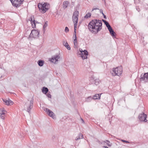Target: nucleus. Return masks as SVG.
<instances>
[{
    "label": "nucleus",
    "instance_id": "f257e3e1",
    "mask_svg": "<svg viewBox=\"0 0 148 148\" xmlns=\"http://www.w3.org/2000/svg\"><path fill=\"white\" fill-rule=\"evenodd\" d=\"M102 22L101 20L95 19L90 21L88 25L89 30L92 33L95 34L102 29Z\"/></svg>",
    "mask_w": 148,
    "mask_h": 148
},
{
    "label": "nucleus",
    "instance_id": "f03ea898",
    "mask_svg": "<svg viewBox=\"0 0 148 148\" xmlns=\"http://www.w3.org/2000/svg\"><path fill=\"white\" fill-rule=\"evenodd\" d=\"M38 7L40 12L42 13H45L49 10V4L47 3L43 4L39 3Z\"/></svg>",
    "mask_w": 148,
    "mask_h": 148
},
{
    "label": "nucleus",
    "instance_id": "7ed1b4c3",
    "mask_svg": "<svg viewBox=\"0 0 148 148\" xmlns=\"http://www.w3.org/2000/svg\"><path fill=\"white\" fill-rule=\"evenodd\" d=\"M122 67L120 66L116 68H113L112 71H110V72L113 76H120L122 73Z\"/></svg>",
    "mask_w": 148,
    "mask_h": 148
},
{
    "label": "nucleus",
    "instance_id": "20e7f679",
    "mask_svg": "<svg viewBox=\"0 0 148 148\" xmlns=\"http://www.w3.org/2000/svg\"><path fill=\"white\" fill-rule=\"evenodd\" d=\"M39 31L38 30L33 29L29 36V37H32L34 38H38L39 37Z\"/></svg>",
    "mask_w": 148,
    "mask_h": 148
},
{
    "label": "nucleus",
    "instance_id": "39448f33",
    "mask_svg": "<svg viewBox=\"0 0 148 148\" xmlns=\"http://www.w3.org/2000/svg\"><path fill=\"white\" fill-rule=\"evenodd\" d=\"M147 117V114L144 113L140 114L138 116L139 120L140 121L144 122H147L148 123V120H147L146 119Z\"/></svg>",
    "mask_w": 148,
    "mask_h": 148
},
{
    "label": "nucleus",
    "instance_id": "423d86ee",
    "mask_svg": "<svg viewBox=\"0 0 148 148\" xmlns=\"http://www.w3.org/2000/svg\"><path fill=\"white\" fill-rule=\"evenodd\" d=\"M79 14V12L78 11H76L74 12L72 17L74 23H77Z\"/></svg>",
    "mask_w": 148,
    "mask_h": 148
},
{
    "label": "nucleus",
    "instance_id": "0eeeda50",
    "mask_svg": "<svg viewBox=\"0 0 148 148\" xmlns=\"http://www.w3.org/2000/svg\"><path fill=\"white\" fill-rule=\"evenodd\" d=\"M140 81L145 82H148V72L145 73L143 75L142 74L140 76Z\"/></svg>",
    "mask_w": 148,
    "mask_h": 148
},
{
    "label": "nucleus",
    "instance_id": "6e6552de",
    "mask_svg": "<svg viewBox=\"0 0 148 148\" xmlns=\"http://www.w3.org/2000/svg\"><path fill=\"white\" fill-rule=\"evenodd\" d=\"M44 110L50 117H51L53 119L55 118V114L52 111L47 108L45 109Z\"/></svg>",
    "mask_w": 148,
    "mask_h": 148
},
{
    "label": "nucleus",
    "instance_id": "1a4fd4ad",
    "mask_svg": "<svg viewBox=\"0 0 148 148\" xmlns=\"http://www.w3.org/2000/svg\"><path fill=\"white\" fill-rule=\"evenodd\" d=\"M33 99H32L30 101L29 105L27 107V111L29 113H30V111L33 107Z\"/></svg>",
    "mask_w": 148,
    "mask_h": 148
},
{
    "label": "nucleus",
    "instance_id": "9d476101",
    "mask_svg": "<svg viewBox=\"0 0 148 148\" xmlns=\"http://www.w3.org/2000/svg\"><path fill=\"white\" fill-rule=\"evenodd\" d=\"M60 58V56L58 55H56L54 56L51 59V62L53 63H56V61L58 60V59Z\"/></svg>",
    "mask_w": 148,
    "mask_h": 148
},
{
    "label": "nucleus",
    "instance_id": "9b49d317",
    "mask_svg": "<svg viewBox=\"0 0 148 148\" xmlns=\"http://www.w3.org/2000/svg\"><path fill=\"white\" fill-rule=\"evenodd\" d=\"M83 55H82L81 57L83 59H86L87 58L88 56V52L86 50H84L83 51Z\"/></svg>",
    "mask_w": 148,
    "mask_h": 148
},
{
    "label": "nucleus",
    "instance_id": "f8f14e48",
    "mask_svg": "<svg viewBox=\"0 0 148 148\" xmlns=\"http://www.w3.org/2000/svg\"><path fill=\"white\" fill-rule=\"evenodd\" d=\"M108 29L112 36L113 37H115V33L112 29V27H110L109 28H108Z\"/></svg>",
    "mask_w": 148,
    "mask_h": 148
},
{
    "label": "nucleus",
    "instance_id": "ddd939ff",
    "mask_svg": "<svg viewBox=\"0 0 148 148\" xmlns=\"http://www.w3.org/2000/svg\"><path fill=\"white\" fill-rule=\"evenodd\" d=\"M70 4L69 2L67 1H65L63 2V8L64 9H65Z\"/></svg>",
    "mask_w": 148,
    "mask_h": 148
},
{
    "label": "nucleus",
    "instance_id": "4468645a",
    "mask_svg": "<svg viewBox=\"0 0 148 148\" xmlns=\"http://www.w3.org/2000/svg\"><path fill=\"white\" fill-rule=\"evenodd\" d=\"M101 94H97L93 95L92 97V98L93 99H100V98Z\"/></svg>",
    "mask_w": 148,
    "mask_h": 148
},
{
    "label": "nucleus",
    "instance_id": "2eb2a0df",
    "mask_svg": "<svg viewBox=\"0 0 148 148\" xmlns=\"http://www.w3.org/2000/svg\"><path fill=\"white\" fill-rule=\"evenodd\" d=\"M63 45H64L68 50H69L71 49V47L69 45L68 43L67 42L65 41L63 42Z\"/></svg>",
    "mask_w": 148,
    "mask_h": 148
},
{
    "label": "nucleus",
    "instance_id": "dca6fc26",
    "mask_svg": "<svg viewBox=\"0 0 148 148\" xmlns=\"http://www.w3.org/2000/svg\"><path fill=\"white\" fill-rule=\"evenodd\" d=\"M42 91L44 94H46L48 91V89L47 88L44 87L42 89Z\"/></svg>",
    "mask_w": 148,
    "mask_h": 148
},
{
    "label": "nucleus",
    "instance_id": "f3484780",
    "mask_svg": "<svg viewBox=\"0 0 148 148\" xmlns=\"http://www.w3.org/2000/svg\"><path fill=\"white\" fill-rule=\"evenodd\" d=\"M83 138V135L81 133H80L79 134V136L75 138V140H77L79 139Z\"/></svg>",
    "mask_w": 148,
    "mask_h": 148
},
{
    "label": "nucleus",
    "instance_id": "a211bd4d",
    "mask_svg": "<svg viewBox=\"0 0 148 148\" xmlns=\"http://www.w3.org/2000/svg\"><path fill=\"white\" fill-rule=\"evenodd\" d=\"M48 25V22L46 21L43 26V34H44L45 31V28L47 27Z\"/></svg>",
    "mask_w": 148,
    "mask_h": 148
},
{
    "label": "nucleus",
    "instance_id": "6ab92c4d",
    "mask_svg": "<svg viewBox=\"0 0 148 148\" xmlns=\"http://www.w3.org/2000/svg\"><path fill=\"white\" fill-rule=\"evenodd\" d=\"M44 62L43 60H40L38 62V65L40 66H42L43 65Z\"/></svg>",
    "mask_w": 148,
    "mask_h": 148
},
{
    "label": "nucleus",
    "instance_id": "aec40b11",
    "mask_svg": "<svg viewBox=\"0 0 148 148\" xmlns=\"http://www.w3.org/2000/svg\"><path fill=\"white\" fill-rule=\"evenodd\" d=\"M93 99L91 96H89L86 98V101L87 102L90 101Z\"/></svg>",
    "mask_w": 148,
    "mask_h": 148
},
{
    "label": "nucleus",
    "instance_id": "412c9836",
    "mask_svg": "<svg viewBox=\"0 0 148 148\" xmlns=\"http://www.w3.org/2000/svg\"><path fill=\"white\" fill-rule=\"evenodd\" d=\"M31 22V23L32 24V25L33 28H34L36 27V23H35V21L34 19L33 21H32Z\"/></svg>",
    "mask_w": 148,
    "mask_h": 148
},
{
    "label": "nucleus",
    "instance_id": "4be33fe9",
    "mask_svg": "<svg viewBox=\"0 0 148 148\" xmlns=\"http://www.w3.org/2000/svg\"><path fill=\"white\" fill-rule=\"evenodd\" d=\"M91 14L90 13H88L86 14L84 16V18H88L90 17Z\"/></svg>",
    "mask_w": 148,
    "mask_h": 148
},
{
    "label": "nucleus",
    "instance_id": "5701e85b",
    "mask_svg": "<svg viewBox=\"0 0 148 148\" xmlns=\"http://www.w3.org/2000/svg\"><path fill=\"white\" fill-rule=\"evenodd\" d=\"M99 84V80L98 79H96L94 80V84L96 86L98 85Z\"/></svg>",
    "mask_w": 148,
    "mask_h": 148
},
{
    "label": "nucleus",
    "instance_id": "b1692460",
    "mask_svg": "<svg viewBox=\"0 0 148 148\" xmlns=\"http://www.w3.org/2000/svg\"><path fill=\"white\" fill-rule=\"evenodd\" d=\"M105 143H107V145L109 147H110L112 145V144H110V142L109 140H106V141L104 142Z\"/></svg>",
    "mask_w": 148,
    "mask_h": 148
},
{
    "label": "nucleus",
    "instance_id": "393cba45",
    "mask_svg": "<svg viewBox=\"0 0 148 148\" xmlns=\"http://www.w3.org/2000/svg\"><path fill=\"white\" fill-rule=\"evenodd\" d=\"M104 23L105 24V25H106V27H107L108 29L110 27H111L110 26V25L109 24V23L106 21Z\"/></svg>",
    "mask_w": 148,
    "mask_h": 148
},
{
    "label": "nucleus",
    "instance_id": "a878e982",
    "mask_svg": "<svg viewBox=\"0 0 148 148\" xmlns=\"http://www.w3.org/2000/svg\"><path fill=\"white\" fill-rule=\"evenodd\" d=\"M3 101L5 103V104L7 105H9V101L8 100L6 99H3Z\"/></svg>",
    "mask_w": 148,
    "mask_h": 148
},
{
    "label": "nucleus",
    "instance_id": "bb28decb",
    "mask_svg": "<svg viewBox=\"0 0 148 148\" xmlns=\"http://www.w3.org/2000/svg\"><path fill=\"white\" fill-rule=\"evenodd\" d=\"M34 19V16H31L30 18L29 19V21L31 22L33 21Z\"/></svg>",
    "mask_w": 148,
    "mask_h": 148
},
{
    "label": "nucleus",
    "instance_id": "cd10ccee",
    "mask_svg": "<svg viewBox=\"0 0 148 148\" xmlns=\"http://www.w3.org/2000/svg\"><path fill=\"white\" fill-rule=\"evenodd\" d=\"M69 31V29L67 27H66L65 28V32H66L67 33V32H68Z\"/></svg>",
    "mask_w": 148,
    "mask_h": 148
},
{
    "label": "nucleus",
    "instance_id": "c85d7f7f",
    "mask_svg": "<svg viewBox=\"0 0 148 148\" xmlns=\"http://www.w3.org/2000/svg\"><path fill=\"white\" fill-rule=\"evenodd\" d=\"M8 101H9V105H12L13 104V102L12 101L9 99H8Z\"/></svg>",
    "mask_w": 148,
    "mask_h": 148
},
{
    "label": "nucleus",
    "instance_id": "c756f323",
    "mask_svg": "<svg viewBox=\"0 0 148 148\" xmlns=\"http://www.w3.org/2000/svg\"><path fill=\"white\" fill-rule=\"evenodd\" d=\"M47 96L49 98H51V95L49 93H47Z\"/></svg>",
    "mask_w": 148,
    "mask_h": 148
},
{
    "label": "nucleus",
    "instance_id": "7c9ffc66",
    "mask_svg": "<svg viewBox=\"0 0 148 148\" xmlns=\"http://www.w3.org/2000/svg\"><path fill=\"white\" fill-rule=\"evenodd\" d=\"M79 51H80L81 52V53H80L79 54L80 55H81L82 54L83 55V52L84 51H83V50H82V49H79Z\"/></svg>",
    "mask_w": 148,
    "mask_h": 148
},
{
    "label": "nucleus",
    "instance_id": "2f4dec72",
    "mask_svg": "<svg viewBox=\"0 0 148 148\" xmlns=\"http://www.w3.org/2000/svg\"><path fill=\"white\" fill-rule=\"evenodd\" d=\"M136 10L138 11V12H139L140 11V8L138 7H136Z\"/></svg>",
    "mask_w": 148,
    "mask_h": 148
},
{
    "label": "nucleus",
    "instance_id": "473e14b6",
    "mask_svg": "<svg viewBox=\"0 0 148 148\" xmlns=\"http://www.w3.org/2000/svg\"><path fill=\"white\" fill-rule=\"evenodd\" d=\"M77 23H74V29H76L75 28H77Z\"/></svg>",
    "mask_w": 148,
    "mask_h": 148
},
{
    "label": "nucleus",
    "instance_id": "72a5a7b5",
    "mask_svg": "<svg viewBox=\"0 0 148 148\" xmlns=\"http://www.w3.org/2000/svg\"><path fill=\"white\" fill-rule=\"evenodd\" d=\"M0 111H1V112H6V111L5 110V109L4 108L3 109V110L2 109H0Z\"/></svg>",
    "mask_w": 148,
    "mask_h": 148
},
{
    "label": "nucleus",
    "instance_id": "f704fd0d",
    "mask_svg": "<svg viewBox=\"0 0 148 148\" xmlns=\"http://www.w3.org/2000/svg\"><path fill=\"white\" fill-rule=\"evenodd\" d=\"M0 114L1 115H4L5 113L4 112H1V111H0Z\"/></svg>",
    "mask_w": 148,
    "mask_h": 148
},
{
    "label": "nucleus",
    "instance_id": "c9c22d12",
    "mask_svg": "<svg viewBox=\"0 0 148 148\" xmlns=\"http://www.w3.org/2000/svg\"><path fill=\"white\" fill-rule=\"evenodd\" d=\"M1 118L2 119H4V115H0Z\"/></svg>",
    "mask_w": 148,
    "mask_h": 148
},
{
    "label": "nucleus",
    "instance_id": "e433bc0d",
    "mask_svg": "<svg viewBox=\"0 0 148 148\" xmlns=\"http://www.w3.org/2000/svg\"><path fill=\"white\" fill-rule=\"evenodd\" d=\"M121 141H122V142H125V143H129V142H128V141L125 140H121Z\"/></svg>",
    "mask_w": 148,
    "mask_h": 148
},
{
    "label": "nucleus",
    "instance_id": "4c0bfd02",
    "mask_svg": "<svg viewBox=\"0 0 148 148\" xmlns=\"http://www.w3.org/2000/svg\"><path fill=\"white\" fill-rule=\"evenodd\" d=\"M99 10V9L97 8H92V11H93V10Z\"/></svg>",
    "mask_w": 148,
    "mask_h": 148
},
{
    "label": "nucleus",
    "instance_id": "58836bf2",
    "mask_svg": "<svg viewBox=\"0 0 148 148\" xmlns=\"http://www.w3.org/2000/svg\"><path fill=\"white\" fill-rule=\"evenodd\" d=\"M73 38L75 39H77L76 35H73Z\"/></svg>",
    "mask_w": 148,
    "mask_h": 148
},
{
    "label": "nucleus",
    "instance_id": "ea45409f",
    "mask_svg": "<svg viewBox=\"0 0 148 148\" xmlns=\"http://www.w3.org/2000/svg\"><path fill=\"white\" fill-rule=\"evenodd\" d=\"M100 12L102 14L103 13V10L102 9H101L100 10Z\"/></svg>",
    "mask_w": 148,
    "mask_h": 148
},
{
    "label": "nucleus",
    "instance_id": "a19ab883",
    "mask_svg": "<svg viewBox=\"0 0 148 148\" xmlns=\"http://www.w3.org/2000/svg\"><path fill=\"white\" fill-rule=\"evenodd\" d=\"M77 39H74V42H77Z\"/></svg>",
    "mask_w": 148,
    "mask_h": 148
},
{
    "label": "nucleus",
    "instance_id": "79ce46f5",
    "mask_svg": "<svg viewBox=\"0 0 148 148\" xmlns=\"http://www.w3.org/2000/svg\"><path fill=\"white\" fill-rule=\"evenodd\" d=\"M76 29H74V33L73 35H76Z\"/></svg>",
    "mask_w": 148,
    "mask_h": 148
},
{
    "label": "nucleus",
    "instance_id": "37998d69",
    "mask_svg": "<svg viewBox=\"0 0 148 148\" xmlns=\"http://www.w3.org/2000/svg\"><path fill=\"white\" fill-rule=\"evenodd\" d=\"M74 44L75 46H77V42H74Z\"/></svg>",
    "mask_w": 148,
    "mask_h": 148
},
{
    "label": "nucleus",
    "instance_id": "c03bdc74",
    "mask_svg": "<svg viewBox=\"0 0 148 148\" xmlns=\"http://www.w3.org/2000/svg\"><path fill=\"white\" fill-rule=\"evenodd\" d=\"M102 21L104 22V23L106 21L105 20L103 19L102 20Z\"/></svg>",
    "mask_w": 148,
    "mask_h": 148
},
{
    "label": "nucleus",
    "instance_id": "a18cd8bd",
    "mask_svg": "<svg viewBox=\"0 0 148 148\" xmlns=\"http://www.w3.org/2000/svg\"><path fill=\"white\" fill-rule=\"evenodd\" d=\"M103 16V18H105V19H106L107 17H106V15H105L104 16Z\"/></svg>",
    "mask_w": 148,
    "mask_h": 148
},
{
    "label": "nucleus",
    "instance_id": "49530a36",
    "mask_svg": "<svg viewBox=\"0 0 148 148\" xmlns=\"http://www.w3.org/2000/svg\"><path fill=\"white\" fill-rule=\"evenodd\" d=\"M103 147H104V148H109L108 147H107L106 146H103Z\"/></svg>",
    "mask_w": 148,
    "mask_h": 148
},
{
    "label": "nucleus",
    "instance_id": "de8ad7c7",
    "mask_svg": "<svg viewBox=\"0 0 148 148\" xmlns=\"http://www.w3.org/2000/svg\"><path fill=\"white\" fill-rule=\"evenodd\" d=\"M81 120H82V122H83V123H84V121L82 119H81Z\"/></svg>",
    "mask_w": 148,
    "mask_h": 148
},
{
    "label": "nucleus",
    "instance_id": "09e8293b",
    "mask_svg": "<svg viewBox=\"0 0 148 148\" xmlns=\"http://www.w3.org/2000/svg\"><path fill=\"white\" fill-rule=\"evenodd\" d=\"M53 139L54 138H55V136H53L52 137Z\"/></svg>",
    "mask_w": 148,
    "mask_h": 148
},
{
    "label": "nucleus",
    "instance_id": "8fccbe9b",
    "mask_svg": "<svg viewBox=\"0 0 148 148\" xmlns=\"http://www.w3.org/2000/svg\"><path fill=\"white\" fill-rule=\"evenodd\" d=\"M102 14L103 16H104L105 15L103 13Z\"/></svg>",
    "mask_w": 148,
    "mask_h": 148
},
{
    "label": "nucleus",
    "instance_id": "3c124183",
    "mask_svg": "<svg viewBox=\"0 0 148 148\" xmlns=\"http://www.w3.org/2000/svg\"><path fill=\"white\" fill-rule=\"evenodd\" d=\"M102 14L103 16H104L105 15L103 13Z\"/></svg>",
    "mask_w": 148,
    "mask_h": 148
},
{
    "label": "nucleus",
    "instance_id": "603ef678",
    "mask_svg": "<svg viewBox=\"0 0 148 148\" xmlns=\"http://www.w3.org/2000/svg\"><path fill=\"white\" fill-rule=\"evenodd\" d=\"M134 3H135V0H134Z\"/></svg>",
    "mask_w": 148,
    "mask_h": 148
}]
</instances>
